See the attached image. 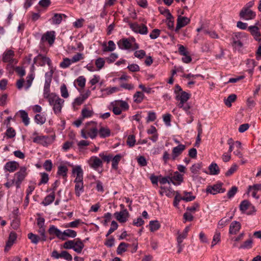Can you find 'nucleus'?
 Listing matches in <instances>:
<instances>
[{
    "label": "nucleus",
    "instance_id": "nucleus-1",
    "mask_svg": "<svg viewBox=\"0 0 261 261\" xmlns=\"http://www.w3.org/2000/svg\"><path fill=\"white\" fill-rule=\"evenodd\" d=\"M97 123L94 121L87 122L84 128L81 130V136L84 139L89 138L95 139L98 135Z\"/></svg>",
    "mask_w": 261,
    "mask_h": 261
},
{
    "label": "nucleus",
    "instance_id": "nucleus-2",
    "mask_svg": "<svg viewBox=\"0 0 261 261\" xmlns=\"http://www.w3.org/2000/svg\"><path fill=\"white\" fill-rule=\"evenodd\" d=\"M63 246L65 249H72L76 253H81L84 247V244L79 238H77L65 242Z\"/></svg>",
    "mask_w": 261,
    "mask_h": 261
},
{
    "label": "nucleus",
    "instance_id": "nucleus-3",
    "mask_svg": "<svg viewBox=\"0 0 261 261\" xmlns=\"http://www.w3.org/2000/svg\"><path fill=\"white\" fill-rule=\"evenodd\" d=\"M48 101L49 105L52 107L56 115L61 114L65 101L64 99L61 98L58 95L56 94L50 97Z\"/></svg>",
    "mask_w": 261,
    "mask_h": 261
},
{
    "label": "nucleus",
    "instance_id": "nucleus-4",
    "mask_svg": "<svg viewBox=\"0 0 261 261\" xmlns=\"http://www.w3.org/2000/svg\"><path fill=\"white\" fill-rule=\"evenodd\" d=\"M117 44L119 48L121 49H132L135 50L139 48V45L136 42L135 39L132 38L130 40L127 38H123L120 39Z\"/></svg>",
    "mask_w": 261,
    "mask_h": 261
},
{
    "label": "nucleus",
    "instance_id": "nucleus-5",
    "mask_svg": "<svg viewBox=\"0 0 261 261\" xmlns=\"http://www.w3.org/2000/svg\"><path fill=\"white\" fill-rule=\"evenodd\" d=\"M247 39V36L245 33H234L231 36V45L235 49H240L243 46L244 41Z\"/></svg>",
    "mask_w": 261,
    "mask_h": 261
},
{
    "label": "nucleus",
    "instance_id": "nucleus-6",
    "mask_svg": "<svg viewBox=\"0 0 261 261\" xmlns=\"http://www.w3.org/2000/svg\"><path fill=\"white\" fill-rule=\"evenodd\" d=\"M33 142L41 144L44 146H47L51 144L55 140V136H38L36 132L33 133Z\"/></svg>",
    "mask_w": 261,
    "mask_h": 261
},
{
    "label": "nucleus",
    "instance_id": "nucleus-7",
    "mask_svg": "<svg viewBox=\"0 0 261 261\" xmlns=\"http://www.w3.org/2000/svg\"><path fill=\"white\" fill-rule=\"evenodd\" d=\"M27 170V168L24 166H22L21 167L19 170L14 174V179H15V186L17 189L20 188L22 182L27 176L28 174Z\"/></svg>",
    "mask_w": 261,
    "mask_h": 261
},
{
    "label": "nucleus",
    "instance_id": "nucleus-8",
    "mask_svg": "<svg viewBox=\"0 0 261 261\" xmlns=\"http://www.w3.org/2000/svg\"><path fill=\"white\" fill-rule=\"evenodd\" d=\"M53 73V72L52 70L50 71L49 76L48 78L46 77V79L45 80L44 86V90H43V97L44 98L47 99L48 100L50 99V97H52L53 96L55 95L56 94L55 93H50V84L51 81V76L52 74Z\"/></svg>",
    "mask_w": 261,
    "mask_h": 261
},
{
    "label": "nucleus",
    "instance_id": "nucleus-9",
    "mask_svg": "<svg viewBox=\"0 0 261 261\" xmlns=\"http://www.w3.org/2000/svg\"><path fill=\"white\" fill-rule=\"evenodd\" d=\"M37 64L40 66H45V64L50 67L51 66V61L50 59L42 54H39L37 56L35 57L33 60V64ZM34 65H33V66Z\"/></svg>",
    "mask_w": 261,
    "mask_h": 261
},
{
    "label": "nucleus",
    "instance_id": "nucleus-10",
    "mask_svg": "<svg viewBox=\"0 0 261 261\" xmlns=\"http://www.w3.org/2000/svg\"><path fill=\"white\" fill-rule=\"evenodd\" d=\"M130 28L135 32L142 35H146L148 33L147 27L144 24H138L137 23L129 24Z\"/></svg>",
    "mask_w": 261,
    "mask_h": 261
},
{
    "label": "nucleus",
    "instance_id": "nucleus-11",
    "mask_svg": "<svg viewBox=\"0 0 261 261\" xmlns=\"http://www.w3.org/2000/svg\"><path fill=\"white\" fill-rule=\"evenodd\" d=\"M15 54L14 51L9 49L5 51L3 55L2 61L5 63H14V64L17 63V61L14 58Z\"/></svg>",
    "mask_w": 261,
    "mask_h": 261
},
{
    "label": "nucleus",
    "instance_id": "nucleus-12",
    "mask_svg": "<svg viewBox=\"0 0 261 261\" xmlns=\"http://www.w3.org/2000/svg\"><path fill=\"white\" fill-rule=\"evenodd\" d=\"M55 32L54 31H47L41 37V42H47L50 45H52L55 40Z\"/></svg>",
    "mask_w": 261,
    "mask_h": 261
},
{
    "label": "nucleus",
    "instance_id": "nucleus-13",
    "mask_svg": "<svg viewBox=\"0 0 261 261\" xmlns=\"http://www.w3.org/2000/svg\"><path fill=\"white\" fill-rule=\"evenodd\" d=\"M223 184L219 183L213 186H208L206 189L207 193L211 194H216L218 193H223L225 192V189L222 188Z\"/></svg>",
    "mask_w": 261,
    "mask_h": 261
},
{
    "label": "nucleus",
    "instance_id": "nucleus-14",
    "mask_svg": "<svg viewBox=\"0 0 261 261\" xmlns=\"http://www.w3.org/2000/svg\"><path fill=\"white\" fill-rule=\"evenodd\" d=\"M240 17L246 20L254 19L256 16V13L250 9L243 8L240 12Z\"/></svg>",
    "mask_w": 261,
    "mask_h": 261
},
{
    "label": "nucleus",
    "instance_id": "nucleus-15",
    "mask_svg": "<svg viewBox=\"0 0 261 261\" xmlns=\"http://www.w3.org/2000/svg\"><path fill=\"white\" fill-rule=\"evenodd\" d=\"M190 94L186 91H182L176 95L175 99L179 101V102L177 104L178 107H182V104L186 102L190 98Z\"/></svg>",
    "mask_w": 261,
    "mask_h": 261
},
{
    "label": "nucleus",
    "instance_id": "nucleus-16",
    "mask_svg": "<svg viewBox=\"0 0 261 261\" xmlns=\"http://www.w3.org/2000/svg\"><path fill=\"white\" fill-rule=\"evenodd\" d=\"M114 215L119 222L124 223L126 222L128 219L129 213L126 209H124L119 212H116Z\"/></svg>",
    "mask_w": 261,
    "mask_h": 261
},
{
    "label": "nucleus",
    "instance_id": "nucleus-17",
    "mask_svg": "<svg viewBox=\"0 0 261 261\" xmlns=\"http://www.w3.org/2000/svg\"><path fill=\"white\" fill-rule=\"evenodd\" d=\"M248 31L253 36L254 38L259 42L261 43V33L259 28L256 25H250L248 28Z\"/></svg>",
    "mask_w": 261,
    "mask_h": 261
},
{
    "label": "nucleus",
    "instance_id": "nucleus-18",
    "mask_svg": "<svg viewBox=\"0 0 261 261\" xmlns=\"http://www.w3.org/2000/svg\"><path fill=\"white\" fill-rule=\"evenodd\" d=\"M190 21V19L187 17L178 16L177 19V24L175 29V32H178L180 29L187 25Z\"/></svg>",
    "mask_w": 261,
    "mask_h": 261
},
{
    "label": "nucleus",
    "instance_id": "nucleus-19",
    "mask_svg": "<svg viewBox=\"0 0 261 261\" xmlns=\"http://www.w3.org/2000/svg\"><path fill=\"white\" fill-rule=\"evenodd\" d=\"M17 234L15 232L12 231L10 233L8 240L6 242L5 251L7 252L9 250L11 247L13 246L15 241L16 240Z\"/></svg>",
    "mask_w": 261,
    "mask_h": 261
},
{
    "label": "nucleus",
    "instance_id": "nucleus-20",
    "mask_svg": "<svg viewBox=\"0 0 261 261\" xmlns=\"http://www.w3.org/2000/svg\"><path fill=\"white\" fill-rule=\"evenodd\" d=\"M88 163L90 167L95 170L102 166V161L96 156L91 157Z\"/></svg>",
    "mask_w": 261,
    "mask_h": 261
},
{
    "label": "nucleus",
    "instance_id": "nucleus-21",
    "mask_svg": "<svg viewBox=\"0 0 261 261\" xmlns=\"http://www.w3.org/2000/svg\"><path fill=\"white\" fill-rule=\"evenodd\" d=\"M72 172L76 174V177L74 182L83 181V171L80 166H77L73 168Z\"/></svg>",
    "mask_w": 261,
    "mask_h": 261
},
{
    "label": "nucleus",
    "instance_id": "nucleus-22",
    "mask_svg": "<svg viewBox=\"0 0 261 261\" xmlns=\"http://www.w3.org/2000/svg\"><path fill=\"white\" fill-rule=\"evenodd\" d=\"M186 149V146L183 144H179L177 146L174 147L172 151V159L173 160L179 156Z\"/></svg>",
    "mask_w": 261,
    "mask_h": 261
},
{
    "label": "nucleus",
    "instance_id": "nucleus-23",
    "mask_svg": "<svg viewBox=\"0 0 261 261\" xmlns=\"http://www.w3.org/2000/svg\"><path fill=\"white\" fill-rule=\"evenodd\" d=\"M170 181L174 185L178 186L183 181V176L176 171L173 176H170Z\"/></svg>",
    "mask_w": 261,
    "mask_h": 261
},
{
    "label": "nucleus",
    "instance_id": "nucleus-24",
    "mask_svg": "<svg viewBox=\"0 0 261 261\" xmlns=\"http://www.w3.org/2000/svg\"><path fill=\"white\" fill-rule=\"evenodd\" d=\"M62 232L54 225H51L48 229V233L50 235H55L58 238L62 240H65L62 237Z\"/></svg>",
    "mask_w": 261,
    "mask_h": 261
},
{
    "label": "nucleus",
    "instance_id": "nucleus-25",
    "mask_svg": "<svg viewBox=\"0 0 261 261\" xmlns=\"http://www.w3.org/2000/svg\"><path fill=\"white\" fill-rule=\"evenodd\" d=\"M19 167V164L15 161H10L5 164L4 169L10 172H14Z\"/></svg>",
    "mask_w": 261,
    "mask_h": 261
},
{
    "label": "nucleus",
    "instance_id": "nucleus-26",
    "mask_svg": "<svg viewBox=\"0 0 261 261\" xmlns=\"http://www.w3.org/2000/svg\"><path fill=\"white\" fill-rule=\"evenodd\" d=\"M241 224L237 221H233L230 225L229 233L231 234H236L241 229Z\"/></svg>",
    "mask_w": 261,
    "mask_h": 261
},
{
    "label": "nucleus",
    "instance_id": "nucleus-27",
    "mask_svg": "<svg viewBox=\"0 0 261 261\" xmlns=\"http://www.w3.org/2000/svg\"><path fill=\"white\" fill-rule=\"evenodd\" d=\"M21 118L22 121L25 126H27L30 123V118L28 116V113L24 110H20L16 115L18 114Z\"/></svg>",
    "mask_w": 261,
    "mask_h": 261
},
{
    "label": "nucleus",
    "instance_id": "nucleus-28",
    "mask_svg": "<svg viewBox=\"0 0 261 261\" xmlns=\"http://www.w3.org/2000/svg\"><path fill=\"white\" fill-rule=\"evenodd\" d=\"M55 198V192H53L45 197L44 200L41 202V204L44 206H47L51 203L54 201Z\"/></svg>",
    "mask_w": 261,
    "mask_h": 261
},
{
    "label": "nucleus",
    "instance_id": "nucleus-29",
    "mask_svg": "<svg viewBox=\"0 0 261 261\" xmlns=\"http://www.w3.org/2000/svg\"><path fill=\"white\" fill-rule=\"evenodd\" d=\"M98 132L100 137L103 138L109 137L111 134L110 129L107 127H101Z\"/></svg>",
    "mask_w": 261,
    "mask_h": 261
},
{
    "label": "nucleus",
    "instance_id": "nucleus-30",
    "mask_svg": "<svg viewBox=\"0 0 261 261\" xmlns=\"http://www.w3.org/2000/svg\"><path fill=\"white\" fill-rule=\"evenodd\" d=\"M75 185V194L76 196L80 197L82 193L84 192L83 181L74 182Z\"/></svg>",
    "mask_w": 261,
    "mask_h": 261
},
{
    "label": "nucleus",
    "instance_id": "nucleus-31",
    "mask_svg": "<svg viewBox=\"0 0 261 261\" xmlns=\"http://www.w3.org/2000/svg\"><path fill=\"white\" fill-rule=\"evenodd\" d=\"M210 174L211 175H218L220 173V169L218 165L215 163H212L208 167Z\"/></svg>",
    "mask_w": 261,
    "mask_h": 261
},
{
    "label": "nucleus",
    "instance_id": "nucleus-32",
    "mask_svg": "<svg viewBox=\"0 0 261 261\" xmlns=\"http://www.w3.org/2000/svg\"><path fill=\"white\" fill-rule=\"evenodd\" d=\"M190 230V227L187 226L185 227L183 231L181 233H179L177 238V243H182L184 239H186L187 237L188 233Z\"/></svg>",
    "mask_w": 261,
    "mask_h": 261
},
{
    "label": "nucleus",
    "instance_id": "nucleus-33",
    "mask_svg": "<svg viewBox=\"0 0 261 261\" xmlns=\"http://www.w3.org/2000/svg\"><path fill=\"white\" fill-rule=\"evenodd\" d=\"M122 158V155L120 154H118L115 156H113L112 159V167L115 170H117L118 168V165L119 162L120 161Z\"/></svg>",
    "mask_w": 261,
    "mask_h": 261
},
{
    "label": "nucleus",
    "instance_id": "nucleus-34",
    "mask_svg": "<svg viewBox=\"0 0 261 261\" xmlns=\"http://www.w3.org/2000/svg\"><path fill=\"white\" fill-rule=\"evenodd\" d=\"M93 110L89 109L86 106H84L81 112L83 119L91 117L93 116Z\"/></svg>",
    "mask_w": 261,
    "mask_h": 261
},
{
    "label": "nucleus",
    "instance_id": "nucleus-35",
    "mask_svg": "<svg viewBox=\"0 0 261 261\" xmlns=\"http://www.w3.org/2000/svg\"><path fill=\"white\" fill-rule=\"evenodd\" d=\"M63 16L65 17L66 15L63 14H54L53 17H52V23L54 24H60L62 21Z\"/></svg>",
    "mask_w": 261,
    "mask_h": 261
},
{
    "label": "nucleus",
    "instance_id": "nucleus-36",
    "mask_svg": "<svg viewBox=\"0 0 261 261\" xmlns=\"http://www.w3.org/2000/svg\"><path fill=\"white\" fill-rule=\"evenodd\" d=\"M108 45L107 46L106 43L103 44V51H112L116 48V45L113 41L110 40L108 42Z\"/></svg>",
    "mask_w": 261,
    "mask_h": 261
},
{
    "label": "nucleus",
    "instance_id": "nucleus-37",
    "mask_svg": "<svg viewBox=\"0 0 261 261\" xmlns=\"http://www.w3.org/2000/svg\"><path fill=\"white\" fill-rule=\"evenodd\" d=\"M76 232L72 229H66L62 232V237L66 239L67 237L75 238L76 236Z\"/></svg>",
    "mask_w": 261,
    "mask_h": 261
},
{
    "label": "nucleus",
    "instance_id": "nucleus-38",
    "mask_svg": "<svg viewBox=\"0 0 261 261\" xmlns=\"http://www.w3.org/2000/svg\"><path fill=\"white\" fill-rule=\"evenodd\" d=\"M150 231L154 232L158 230L161 225L158 220L150 221L149 224Z\"/></svg>",
    "mask_w": 261,
    "mask_h": 261
},
{
    "label": "nucleus",
    "instance_id": "nucleus-39",
    "mask_svg": "<svg viewBox=\"0 0 261 261\" xmlns=\"http://www.w3.org/2000/svg\"><path fill=\"white\" fill-rule=\"evenodd\" d=\"M144 98V94L140 92L137 91L133 96L134 101L137 103H140Z\"/></svg>",
    "mask_w": 261,
    "mask_h": 261
},
{
    "label": "nucleus",
    "instance_id": "nucleus-40",
    "mask_svg": "<svg viewBox=\"0 0 261 261\" xmlns=\"http://www.w3.org/2000/svg\"><path fill=\"white\" fill-rule=\"evenodd\" d=\"M255 62L253 59H248L247 60L246 64L248 65V68L246 70V71L250 75H252L253 73L254 68L255 66Z\"/></svg>",
    "mask_w": 261,
    "mask_h": 261
},
{
    "label": "nucleus",
    "instance_id": "nucleus-41",
    "mask_svg": "<svg viewBox=\"0 0 261 261\" xmlns=\"http://www.w3.org/2000/svg\"><path fill=\"white\" fill-rule=\"evenodd\" d=\"M253 240L249 238L247 240L244 242L240 246V249H250L252 247Z\"/></svg>",
    "mask_w": 261,
    "mask_h": 261
},
{
    "label": "nucleus",
    "instance_id": "nucleus-42",
    "mask_svg": "<svg viewBox=\"0 0 261 261\" xmlns=\"http://www.w3.org/2000/svg\"><path fill=\"white\" fill-rule=\"evenodd\" d=\"M68 171V168L65 166H60L58 167L57 174L59 175L62 176L63 177L67 176V173Z\"/></svg>",
    "mask_w": 261,
    "mask_h": 261
},
{
    "label": "nucleus",
    "instance_id": "nucleus-43",
    "mask_svg": "<svg viewBox=\"0 0 261 261\" xmlns=\"http://www.w3.org/2000/svg\"><path fill=\"white\" fill-rule=\"evenodd\" d=\"M128 246V244L121 242L118 246L117 249V253L121 254L126 251V248Z\"/></svg>",
    "mask_w": 261,
    "mask_h": 261
},
{
    "label": "nucleus",
    "instance_id": "nucleus-44",
    "mask_svg": "<svg viewBox=\"0 0 261 261\" xmlns=\"http://www.w3.org/2000/svg\"><path fill=\"white\" fill-rule=\"evenodd\" d=\"M184 195L182 196V200L186 202L191 201L195 199V196L191 195V192H187L185 191L184 192Z\"/></svg>",
    "mask_w": 261,
    "mask_h": 261
},
{
    "label": "nucleus",
    "instance_id": "nucleus-45",
    "mask_svg": "<svg viewBox=\"0 0 261 261\" xmlns=\"http://www.w3.org/2000/svg\"><path fill=\"white\" fill-rule=\"evenodd\" d=\"M72 63L70 59L65 58H63V61L60 63V66L62 68H66L69 67Z\"/></svg>",
    "mask_w": 261,
    "mask_h": 261
},
{
    "label": "nucleus",
    "instance_id": "nucleus-46",
    "mask_svg": "<svg viewBox=\"0 0 261 261\" xmlns=\"http://www.w3.org/2000/svg\"><path fill=\"white\" fill-rule=\"evenodd\" d=\"M115 102L119 106L122 111H126L129 109V105L125 101L118 100Z\"/></svg>",
    "mask_w": 261,
    "mask_h": 261
},
{
    "label": "nucleus",
    "instance_id": "nucleus-47",
    "mask_svg": "<svg viewBox=\"0 0 261 261\" xmlns=\"http://www.w3.org/2000/svg\"><path fill=\"white\" fill-rule=\"evenodd\" d=\"M28 238L31 240V242L35 244H37L41 239L37 235L33 233H29L28 235Z\"/></svg>",
    "mask_w": 261,
    "mask_h": 261
},
{
    "label": "nucleus",
    "instance_id": "nucleus-48",
    "mask_svg": "<svg viewBox=\"0 0 261 261\" xmlns=\"http://www.w3.org/2000/svg\"><path fill=\"white\" fill-rule=\"evenodd\" d=\"M7 129L6 131L5 135L8 138H14L16 135V132L15 129L9 126L7 127Z\"/></svg>",
    "mask_w": 261,
    "mask_h": 261
},
{
    "label": "nucleus",
    "instance_id": "nucleus-49",
    "mask_svg": "<svg viewBox=\"0 0 261 261\" xmlns=\"http://www.w3.org/2000/svg\"><path fill=\"white\" fill-rule=\"evenodd\" d=\"M159 10L160 13L164 15L168 19H170L172 18V16L168 9L159 7Z\"/></svg>",
    "mask_w": 261,
    "mask_h": 261
},
{
    "label": "nucleus",
    "instance_id": "nucleus-50",
    "mask_svg": "<svg viewBox=\"0 0 261 261\" xmlns=\"http://www.w3.org/2000/svg\"><path fill=\"white\" fill-rule=\"evenodd\" d=\"M250 204V202L247 200L242 201L240 204V211L242 213H244L248 208Z\"/></svg>",
    "mask_w": 261,
    "mask_h": 261
},
{
    "label": "nucleus",
    "instance_id": "nucleus-51",
    "mask_svg": "<svg viewBox=\"0 0 261 261\" xmlns=\"http://www.w3.org/2000/svg\"><path fill=\"white\" fill-rule=\"evenodd\" d=\"M35 121L38 124L42 125L46 121V118L40 114H36L35 116Z\"/></svg>",
    "mask_w": 261,
    "mask_h": 261
},
{
    "label": "nucleus",
    "instance_id": "nucleus-52",
    "mask_svg": "<svg viewBox=\"0 0 261 261\" xmlns=\"http://www.w3.org/2000/svg\"><path fill=\"white\" fill-rule=\"evenodd\" d=\"M237 98V96L235 94H232L227 97V99L225 101V104L228 107L231 106V103L234 102Z\"/></svg>",
    "mask_w": 261,
    "mask_h": 261
},
{
    "label": "nucleus",
    "instance_id": "nucleus-53",
    "mask_svg": "<svg viewBox=\"0 0 261 261\" xmlns=\"http://www.w3.org/2000/svg\"><path fill=\"white\" fill-rule=\"evenodd\" d=\"M84 59V55L82 53H78L75 54L71 59L72 63L77 62Z\"/></svg>",
    "mask_w": 261,
    "mask_h": 261
},
{
    "label": "nucleus",
    "instance_id": "nucleus-54",
    "mask_svg": "<svg viewBox=\"0 0 261 261\" xmlns=\"http://www.w3.org/2000/svg\"><path fill=\"white\" fill-rule=\"evenodd\" d=\"M95 65L98 70L101 69L105 65V61L102 58H98L95 60Z\"/></svg>",
    "mask_w": 261,
    "mask_h": 261
},
{
    "label": "nucleus",
    "instance_id": "nucleus-55",
    "mask_svg": "<svg viewBox=\"0 0 261 261\" xmlns=\"http://www.w3.org/2000/svg\"><path fill=\"white\" fill-rule=\"evenodd\" d=\"M202 167V163H198L192 166L190 168L191 172L194 174H197Z\"/></svg>",
    "mask_w": 261,
    "mask_h": 261
},
{
    "label": "nucleus",
    "instance_id": "nucleus-56",
    "mask_svg": "<svg viewBox=\"0 0 261 261\" xmlns=\"http://www.w3.org/2000/svg\"><path fill=\"white\" fill-rule=\"evenodd\" d=\"M34 79V75L33 73H31L27 76L25 87L26 90L28 89L31 87Z\"/></svg>",
    "mask_w": 261,
    "mask_h": 261
},
{
    "label": "nucleus",
    "instance_id": "nucleus-57",
    "mask_svg": "<svg viewBox=\"0 0 261 261\" xmlns=\"http://www.w3.org/2000/svg\"><path fill=\"white\" fill-rule=\"evenodd\" d=\"M156 119V116L155 112L152 111H149L148 112V116L146 117V122H153Z\"/></svg>",
    "mask_w": 261,
    "mask_h": 261
},
{
    "label": "nucleus",
    "instance_id": "nucleus-58",
    "mask_svg": "<svg viewBox=\"0 0 261 261\" xmlns=\"http://www.w3.org/2000/svg\"><path fill=\"white\" fill-rule=\"evenodd\" d=\"M220 232L216 231L213 237V241L212 243L211 247L214 246L217 243L220 241Z\"/></svg>",
    "mask_w": 261,
    "mask_h": 261
},
{
    "label": "nucleus",
    "instance_id": "nucleus-59",
    "mask_svg": "<svg viewBox=\"0 0 261 261\" xmlns=\"http://www.w3.org/2000/svg\"><path fill=\"white\" fill-rule=\"evenodd\" d=\"M118 228V224L115 221H113L111 222V227L109 229L108 232L106 234V237H108L110 234H111L112 232H113L115 230H116Z\"/></svg>",
    "mask_w": 261,
    "mask_h": 261
},
{
    "label": "nucleus",
    "instance_id": "nucleus-60",
    "mask_svg": "<svg viewBox=\"0 0 261 261\" xmlns=\"http://www.w3.org/2000/svg\"><path fill=\"white\" fill-rule=\"evenodd\" d=\"M61 94L62 97L66 98L69 96L68 92L67 87L65 84L61 85L60 88Z\"/></svg>",
    "mask_w": 261,
    "mask_h": 261
},
{
    "label": "nucleus",
    "instance_id": "nucleus-61",
    "mask_svg": "<svg viewBox=\"0 0 261 261\" xmlns=\"http://www.w3.org/2000/svg\"><path fill=\"white\" fill-rule=\"evenodd\" d=\"M49 178H48V175L46 173H41V179L40 181L38 184L39 186L41 185V184H46L48 181Z\"/></svg>",
    "mask_w": 261,
    "mask_h": 261
},
{
    "label": "nucleus",
    "instance_id": "nucleus-62",
    "mask_svg": "<svg viewBox=\"0 0 261 261\" xmlns=\"http://www.w3.org/2000/svg\"><path fill=\"white\" fill-rule=\"evenodd\" d=\"M43 167L46 171L50 172L53 168V164L51 160H46L43 165Z\"/></svg>",
    "mask_w": 261,
    "mask_h": 261
},
{
    "label": "nucleus",
    "instance_id": "nucleus-63",
    "mask_svg": "<svg viewBox=\"0 0 261 261\" xmlns=\"http://www.w3.org/2000/svg\"><path fill=\"white\" fill-rule=\"evenodd\" d=\"M99 155L103 161L106 162L107 163H109L113 158L112 154H109L108 155H105L103 152L100 153Z\"/></svg>",
    "mask_w": 261,
    "mask_h": 261
},
{
    "label": "nucleus",
    "instance_id": "nucleus-64",
    "mask_svg": "<svg viewBox=\"0 0 261 261\" xmlns=\"http://www.w3.org/2000/svg\"><path fill=\"white\" fill-rule=\"evenodd\" d=\"M60 258H63L67 261H71L72 256L66 251H62L61 252Z\"/></svg>",
    "mask_w": 261,
    "mask_h": 261
}]
</instances>
